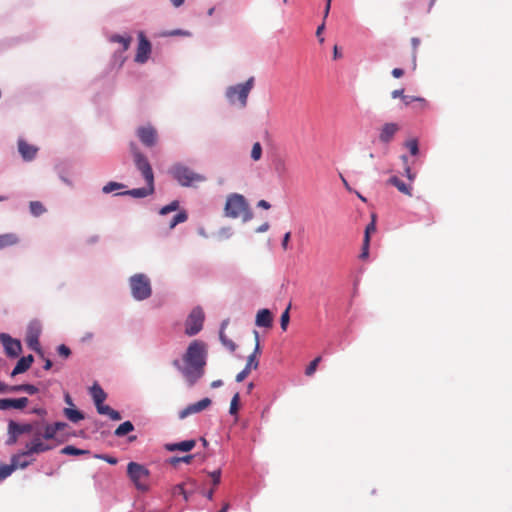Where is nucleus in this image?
I'll list each match as a JSON object with an SVG mask.
<instances>
[{
    "mask_svg": "<svg viewBox=\"0 0 512 512\" xmlns=\"http://www.w3.org/2000/svg\"><path fill=\"white\" fill-rule=\"evenodd\" d=\"M23 434H33V439L30 443L26 444L25 448H50L49 446H44L42 441L55 440L57 443H62L69 436H75L69 424L62 421H56L52 424H44L38 421L21 424L10 420L8 423L6 445H14L17 438Z\"/></svg>",
    "mask_w": 512,
    "mask_h": 512,
    "instance_id": "f257e3e1",
    "label": "nucleus"
},
{
    "mask_svg": "<svg viewBox=\"0 0 512 512\" xmlns=\"http://www.w3.org/2000/svg\"><path fill=\"white\" fill-rule=\"evenodd\" d=\"M208 358V346L202 340H193L182 356V361L175 359L172 365L182 374L187 386L192 388L204 376Z\"/></svg>",
    "mask_w": 512,
    "mask_h": 512,
    "instance_id": "f03ea898",
    "label": "nucleus"
},
{
    "mask_svg": "<svg viewBox=\"0 0 512 512\" xmlns=\"http://www.w3.org/2000/svg\"><path fill=\"white\" fill-rule=\"evenodd\" d=\"M224 213L226 217L233 219L242 216V221L244 223L250 221L253 218V213L246 198L238 193H232L228 195Z\"/></svg>",
    "mask_w": 512,
    "mask_h": 512,
    "instance_id": "7ed1b4c3",
    "label": "nucleus"
},
{
    "mask_svg": "<svg viewBox=\"0 0 512 512\" xmlns=\"http://www.w3.org/2000/svg\"><path fill=\"white\" fill-rule=\"evenodd\" d=\"M168 173L182 187H191L195 182L206 181L204 175L194 172L182 162L174 163Z\"/></svg>",
    "mask_w": 512,
    "mask_h": 512,
    "instance_id": "20e7f679",
    "label": "nucleus"
},
{
    "mask_svg": "<svg viewBox=\"0 0 512 512\" xmlns=\"http://www.w3.org/2000/svg\"><path fill=\"white\" fill-rule=\"evenodd\" d=\"M254 83L255 78L251 76L244 83L227 87L225 97L229 104L235 105L238 102L241 108H245L247 106L249 93L254 87Z\"/></svg>",
    "mask_w": 512,
    "mask_h": 512,
    "instance_id": "39448f33",
    "label": "nucleus"
},
{
    "mask_svg": "<svg viewBox=\"0 0 512 512\" xmlns=\"http://www.w3.org/2000/svg\"><path fill=\"white\" fill-rule=\"evenodd\" d=\"M131 295L136 301H144L152 295V286L149 277L144 273H137L129 278Z\"/></svg>",
    "mask_w": 512,
    "mask_h": 512,
    "instance_id": "423d86ee",
    "label": "nucleus"
},
{
    "mask_svg": "<svg viewBox=\"0 0 512 512\" xmlns=\"http://www.w3.org/2000/svg\"><path fill=\"white\" fill-rule=\"evenodd\" d=\"M205 314L200 306L194 307L185 320V334L187 336L197 335L203 328Z\"/></svg>",
    "mask_w": 512,
    "mask_h": 512,
    "instance_id": "0eeeda50",
    "label": "nucleus"
},
{
    "mask_svg": "<svg viewBox=\"0 0 512 512\" xmlns=\"http://www.w3.org/2000/svg\"><path fill=\"white\" fill-rule=\"evenodd\" d=\"M131 151L135 166L142 174L146 184L154 183V173L147 157L141 153L134 144H131Z\"/></svg>",
    "mask_w": 512,
    "mask_h": 512,
    "instance_id": "6e6552de",
    "label": "nucleus"
},
{
    "mask_svg": "<svg viewBox=\"0 0 512 512\" xmlns=\"http://www.w3.org/2000/svg\"><path fill=\"white\" fill-rule=\"evenodd\" d=\"M127 471L137 489L144 491L148 488L149 472L144 466L130 462Z\"/></svg>",
    "mask_w": 512,
    "mask_h": 512,
    "instance_id": "1a4fd4ad",
    "label": "nucleus"
},
{
    "mask_svg": "<svg viewBox=\"0 0 512 512\" xmlns=\"http://www.w3.org/2000/svg\"><path fill=\"white\" fill-rule=\"evenodd\" d=\"M40 451L41 450H22L20 453L12 456L11 463L9 465L13 468V471L17 469H24L36 460V455Z\"/></svg>",
    "mask_w": 512,
    "mask_h": 512,
    "instance_id": "9d476101",
    "label": "nucleus"
},
{
    "mask_svg": "<svg viewBox=\"0 0 512 512\" xmlns=\"http://www.w3.org/2000/svg\"><path fill=\"white\" fill-rule=\"evenodd\" d=\"M152 52V44L145 36L143 31L138 33V47L135 55V62L139 64H145Z\"/></svg>",
    "mask_w": 512,
    "mask_h": 512,
    "instance_id": "9b49d317",
    "label": "nucleus"
},
{
    "mask_svg": "<svg viewBox=\"0 0 512 512\" xmlns=\"http://www.w3.org/2000/svg\"><path fill=\"white\" fill-rule=\"evenodd\" d=\"M0 342L4 347L6 355L10 358H16L22 352L21 342L12 338L7 333H0Z\"/></svg>",
    "mask_w": 512,
    "mask_h": 512,
    "instance_id": "f8f14e48",
    "label": "nucleus"
},
{
    "mask_svg": "<svg viewBox=\"0 0 512 512\" xmlns=\"http://www.w3.org/2000/svg\"><path fill=\"white\" fill-rule=\"evenodd\" d=\"M212 401L210 398L206 397L201 399L196 403L189 404L183 410L179 412V418L184 419L192 414L199 413L211 405Z\"/></svg>",
    "mask_w": 512,
    "mask_h": 512,
    "instance_id": "ddd939ff",
    "label": "nucleus"
},
{
    "mask_svg": "<svg viewBox=\"0 0 512 512\" xmlns=\"http://www.w3.org/2000/svg\"><path fill=\"white\" fill-rule=\"evenodd\" d=\"M137 136L143 145L153 147L157 141V132L151 126L140 127L137 130Z\"/></svg>",
    "mask_w": 512,
    "mask_h": 512,
    "instance_id": "4468645a",
    "label": "nucleus"
},
{
    "mask_svg": "<svg viewBox=\"0 0 512 512\" xmlns=\"http://www.w3.org/2000/svg\"><path fill=\"white\" fill-rule=\"evenodd\" d=\"M155 191L154 183L146 184L145 187L133 188L124 192L117 193L116 196H131L133 198H145L152 195Z\"/></svg>",
    "mask_w": 512,
    "mask_h": 512,
    "instance_id": "2eb2a0df",
    "label": "nucleus"
},
{
    "mask_svg": "<svg viewBox=\"0 0 512 512\" xmlns=\"http://www.w3.org/2000/svg\"><path fill=\"white\" fill-rule=\"evenodd\" d=\"M399 125L397 123H385L379 134V140L381 143L388 144L392 141L395 134L399 131Z\"/></svg>",
    "mask_w": 512,
    "mask_h": 512,
    "instance_id": "dca6fc26",
    "label": "nucleus"
},
{
    "mask_svg": "<svg viewBox=\"0 0 512 512\" xmlns=\"http://www.w3.org/2000/svg\"><path fill=\"white\" fill-rule=\"evenodd\" d=\"M18 151L24 161H32L37 154L38 148L34 145L27 143L23 139L18 140Z\"/></svg>",
    "mask_w": 512,
    "mask_h": 512,
    "instance_id": "f3484780",
    "label": "nucleus"
},
{
    "mask_svg": "<svg viewBox=\"0 0 512 512\" xmlns=\"http://www.w3.org/2000/svg\"><path fill=\"white\" fill-rule=\"evenodd\" d=\"M255 324L258 327L270 328L273 324L272 312L267 308L260 309L256 314Z\"/></svg>",
    "mask_w": 512,
    "mask_h": 512,
    "instance_id": "a211bd4d",
    "label": "nucleus"
},
{
    "mask_svg": "<svg viewBox=\"0 0 512 512\" xmlns=\"http://www.w3.org/2000/svg\"><path fill=\"white\" fill-rule=\"evenodd\" d=\"M34 362V356L32 354L21 357L11 372V376L14 377L18 374L26 372Z\"/></svg>",
    "mask_w": 512,
    "mask_h": 512,
    "instance_id": "6ab92c4d",
    "label": "nucleus"
},
{
    "mask_svg": "<svg viewBox=\"0 0 512 512\" xmlns=\"http://www.w3.org/2000/svg\"><path fill=\"white\" fill-rule=\"evenodd\" d=\"M254 337H255V348L252 354L248 356L246 367L249 369H256L259 365V362L256 360V355L260 352V341H259V333L258 331H253Z\"/></svg>",
    "mask_w": 512,
    "mask_h": 512,
    "instance_id": "aec40b11",
    "label": "nucleus"
},
{
    "mask_svg": "<svg viewBox=\"0 0 512 512\" xmlns=\"http://www.w3.org/2000/svg\"><path fill=\"white\" fill-rule=\"evenodd\" d=\"M63 415L72 423H78L85 419V414L83 411L72 408V407H66L63 409Z\"/></svg>",
    "mask_w": 512,
    "mask_h": 512,
    "instance_id": "412c9836",
    "label": "nucleus"
},
{
    "mask_svg": "<svg viewBox=\"0 0 512 512\" xmlns=\"http://www.w3.org/2000/svg\"><path fill=\"white\" fill-rule=\"evenodd\" d=\"M20 241L19 237L15 233H4L0 235V250L14 246Z\"/></svg>",
    "mask_w": 512,
    "mask_h": 512,
    "instance_id": "4be33fe9",
    "label": "nucleus"
},
{
    "mask_svg": "<svg viewBox=\"0 0 512 512\" xmlns=\"http://www.w3.org/2000/svg\"><path fill=\"white\" fill-rule=\"evenodd\" d=\"M90 394L92 396L95 406L103 403L107 397L104 390L97 383H94L93 386L90 388Z\"/></svg>",
    "mask_w": 512,
    "mask_h": 512,
    "instance_id": "5701e85b",
    "label": "nucleus"
},
{
    "mask_svg": "<svg viewBox=\"0 0 512 512\" xmlns=\"http://www.w3.org/2000/svg\"><path fill=\"white\" fill-rule=\"evenodd\" d=\"M10 391H11V393L24 392L29 395H35L38 393L39 389L33 384L24 383V384L12 385Z\"/></svg>",
    "mask_w": 512,
    "mask_h": 512,
    "instance_id": "b1692460",
    "label": "nucleus"
},
{
    "mask_svg": "<svg viewBox=\"0 0 512 512\" xmlns=\"http://www.w3.org/2000/svg\"><path fill=\"white\" fill-rule=\"evenodd\" d=\"M109 40L113 43H120L122 45L120 53H122L129 49L132 37L130 35L113 34Z\"/></svg>",
    "mask_w": 512,
    "mask_h": 512,
    "instance_id": "393cba45",
    "label": "nucleus"
},
{
    "mask_svg": "<svg viewBox=\"0 0 512 512\" xmlns=\"http://www.w3.org/2000/svg\"><path fill=\"white\" fill-rule=\"evenodd\" d=\"M388 183L395 186L400 192L411 196L412 188L405 184L402 180H400L397 176H392L389 178Z\"/></svg>",
    "mask_w": 512,
    "mask_h": 512,
    "instance_id": "a878e982",
    "label": "nucleus"
},
{
    "mask_svg": "<svg viewBox=\"0 0 512 512\" xmlns=\"http://www.w3.org/2000/svg\"><path fill=\"white\" fill-rule=\"evenodd\" d=\"M40 332H41V329L39 327H36V333L33 335H28L27 343H28V346L32 350H34L35 352H37L40 355H43L42 350L40 348V344H39Z\"/></svg>",
    "mask_w": 512,
    "mask_h": 512,
    "instance_id": "bb28decb",
    "label": "nucleus"
},
{
    "mask_svg": "<svg viewBox=\"0 0 512 512\" xmlns=\"http://www.w3.org/2000/svg\"><path fill=\"white\" fill-rule=\"evenodd\" d=\"M197 444L196 439H187L174 443H166L163 448H194Z\"/></svg>",
    "mask_w": 512,
    "mask_h": 512,
    "instance_id": "cd10ccee",
    "label": "nucleus"
},
{
    "mask_svg": "<svg viewBox=\"0 0 512 512\" xmlns=\"http://www.w3.org/2000/svg\"><path fill=\"white\" fill-rule=\"evenodd\" d=\"M134 430V425L131 421H125L121 423L115 430L114 434L118 437H123L128 435L130 432Z\"/></svg>",
    "mask_w": 512,
    "mask_h": 512,
    "instance_id": "c85d7f7f",
    "label": "nucleus"
},
{
    "mask_svg": "<svg viewBox=\"0 0 512 512\" xmlns=\"http://www.w3.org/2000/svg\"><path fill=\"white\" fill-rule=\"evenodd\" d=\"M28 403L29 399L27 397L10 398V409L22 410Z\"/></svg>",
    "mask_w": 512,
    "mask_h": 512,
    "instance_id": "c756f323",
    "label": "nucleus"
},
{
    "mask_svg": "<svg viewBox=\"0 0 512 512\" xmlns=\"http://www.w3.org/2000/svg\"><path fill=\"white\" fill-rule=\"evenodd\" d=\"M188 219V214L185 210L179 211L171 220L169 223V228L173 229L178 224L185 222Z\"/></svg>",
    "mask_w": 512,
    "mask_h": 512,
    "instance_id": "7c9ffc66",
    "label": "nucleus"
},
{
    "mask_svg": "<svg viewBox=\"0 0 512 512\" xmlns=\"http://www.w3.org/2000/svg\"><path fill=\"white\" fill-rule=\"evenodd\" d=\"M30 212L33 216H40L45 212V207L39 201H31L29 204Z\"/></svg>",
    "mask_w": 512,
    "mask_h": 512,
    "instance_id": "2f4dec72",
    "label": "nucleus"
},
{
    "mask_svg": "<svg viewBox=\"0 0 512 512\" xmlns=\"http://www.w3.org/2000/svg\"><path fill=\"white\" fill-rule=\"evenodd\" d=\"M179 205H180L179 201L178 200H174L171 203H169L168 205L163 206L159 210V214L160 215H167V214H169L171 212L177 211L179 209Z\"/></svg>",
    "mask_w": 512,
    "mask_h": 512,
    "instance_id": "473e14b6",
    "label": "nucleus"
},
{
    "mask_svg": "<svg viewBox=\"0 0 512 512\" xmlns=\"http://www.w3.org/2000/svg\"><path fill=\"white\" fill-rule=\"evenodd\" d=\"M125 185L119 182L110 181L106 185L103 186L102 192L105 194L111 193L115 190H120L124 188Z\"/></svg>",
    "mask_w": 512,
    "mask_h": 512,
    "instance_id": "72a5a7b5",
    "label": "nucleus"
},
{
    "mask_svg": "<svg viewBox=\"0 0 512 512\" xmlns=\"http://www.w3.org/2000/svg\"><path fill=\"white\" fill-rule=\"evenodd\" d=\"M290 307H291V305L289 304L288 307L283 311V313L281 314V317H280V326L283 331L287 330V327L290 322V314H289Z\"/></svg>",
    "mask_w": 512,
    "mask_h": 512,
    "instance_id": "f704fd0d",
    "label": "nucleus"
},
{
    "mask_svg": "<svg viewBox=\"0 0 512 512\" xmlns=\"http://www.w3.org/2000/svg\"><path fill=\"white\" fill-rule=\"evenodd\" d=\"M402 101L406 106L410 105L414 101L420 102L422 104V107L427 106V101L422 97L403 95Z\"/></svg>",
    "mask_w": 512,
    "mask_h": 512,
    "instance_id": "c9c22d12",
    "label": "nucleus"
},
{
    "mask_svg": "<svg viewBox=\"0 0 512 512\" xmlns=\"http://www.w3.org/2000/svg\"><path fill=\"white\" fill-rule=\"evenodd\" d=\"M239 405H240V396H239V393H236L231 399L230 408H229L230 415H232V416L237 415L238 410H239Z\"/></svg>",
    "mask_w": 512,
    "mask_h": 512,
    "instance_id": "e433bc0d",
    "label": "nucleus"
},
{
    "mask_svg": "<svg viewBox=\"0 0 512 512\" xmlns=\"http://www.w3.org/2000/svg\"><path fill=\"white\" fill-rule=\"evenodd\" d=\"M193 459L192 455H185L183 457H172L168 460V462L174 466L177 467L180 463H186L189 464L191 460Z\"/></svg>",
    "mask_w": 512,
    "mask_h": 512,
    "instance_id": "4c0bfd02",
    "label": "nucleus"
},
{
    "mask_svg": "<svg viewBox=\"0 0 512 512\" xmlns=\"http://www.w3.org/2000/svg\"><path fill=\"white\" fill-rule=\"evenodd\" d=\"M219 339L221 343L230 351H235L236 344L232 340L228 339L223 331L219 332Z\"/></svg>",
    "mask_w": 512,
    "mask_h": 512,
    "instance_id": "58836bf2",
    "label": "nucleus"
},
{
    "mask_svg": "<svg viewBox=\"0 0 512 512\" xmlns=\"http://www.w3.org/2000/svg\"><path fill=\"white\" fill-rule=\"evenodd\" d=\"M405 146L409 149L410 154L416 156L419 154V145L417 139H410L405 143Z\"/></svg>",
    "mask_w": 512,
    "mask_h": 512,
    "instance_id": "ea45409f",
    "label": "nucleus"
},
{
    "mask_svg": "<svg viewBox=\"0 0 512 512\" xmlns=\"http://www.w3.org/2000/svg\"><path fill=\"white\" fill-rule=\"evenodd\" d=\"M262 156V146L259 142H256L253 144L252 150H251V158L254 161L260 160Z\"/></svg>",
    "mask_w": 512,
    "mask_h": 512,
    "instance_id": "a19ab883",
    "label": "nucleus"
},
{
    "mask_svg": "<svg viewBox=\"0 0 512 512\" xmlns=\"http://www.w3.org/2000/svg\"><path fill=\"white\" fill-rule=\"evenodd\" d=\"M321 361V357H316L314 360H312L309 365L306 367L305 369V374L307 376H311L315 373L316 369H317V366L318 364L320 363Z\"/></svg>",
    "mask_w": 512,
    "mask_h": 512,
    "instance_id": "79ce46f5",
    "label": "nucleus"
},
{
    "mask_svg": "<svg viewBox=\"0 0 512 512\" xmlns=\"http://www.w3.org/2000/svg\"><path fill=\"white\" fill-rule=\"evenodd\" d=\"M375 231H376V215L373 214L371 222L365 228L364 237H367L368 241H370V235H371V233H373Z\"/></svg>",
    "mask_w": 512,
    "mask_h": 512,
    "instance_id": "37998d69",
    "label": "nucleus"
},
{
    "mask_svg": "<svg viewBox=\"0 0 512 512\" xmlns=\"http://www.w3.org/2000/svg\"><path fill=\"white\" fill-rule=\"evenodd\" d=\"M13 468L9 464H3L0 466V482L5 480L13 473Z\"/></svg>",
    "mask_w": 512,
    "mask_h": 512,
    "instance_id": "c03bdc74",
    "label": "nucleus"
},
{
    "mask_svg": "<svg viewBox=\"0 0 512 512\" xmlns=\"http://www.w3.org/2000/svg\"><path fill=\"white\" fill-rule=\"evenodd\" d=\"M369 247H370V241H368L367 237H364L363 244H362V251L359 255L360 259H366L369 256Z\"/></svg>",
    "mask_w": 512,
    "mask_h": 512,
    "instance_id": "a18cd8bd",
    "label": "nucleus"
},
{
    "mask_svg": "<svg viewBox=\"0 0 512 512\" xmlns=\"http://www.w3.org/2000/svg\"><path fill=\"white\" fill-rule=\"evenodd\" d=\"M172 494H173V496L182 495L185 500H188V495L184 489L183 484H178V485L174 486L173 490H172Z\"/></svg>",
    "mask_w": 512,
    "mask_h": 512,
    "instance_id": "49530a36",
    "label": "nucleus"
},
{
    "mask_svg": "<svg viewBox=\"0 0 512 512\" xmlns=\"http://www.w3.org/2000/svg\"><path fill=\"white\" fill-rule=\"evenodd\" d=\"M57 352L61 357L68 358L71 355V350L65 344H61L57 347Z\"/></svg>",
    "mask_w": 512,
    "mask_h": 512,
    "instance_id": "de8ad7c7",
    "label": "nucleus"
},
{
    "mask_svg": "<svg viewBox=\"0 0 512 512\" xmlns=\"http://www.w3.org/2000/svg\"><path fill=\"white\" fill-rule=\"evenodd\" d=\"M111 407L108 406V405H105L104 402L101 403V404H98L96 405V410L99 414L101 415H109L110 411H111Z\"/></svg>",
    "mask_w": 512,
    "mask_h": 512,
    "instance_id": "09e8293b",
    "label": "nucleus"
},
{
    "mask_svg": "<svg viewBox=\"0 0 512 512\" xmlns=\"http://www.w3.org/2000/svg\"><path fill=\"white\" fill-rule=\"evenodd\" d=\"M209 476L212 478V481H213V485L214 486H217L219 483H220V479H221V470L218 469V470H215L213 472H210L209 473Z\"/></svg>",
    "mask_w": 512,
    "mask_h": 512,
    "instance_id": "8fccbe9b",
    "label": "nucleus"
},
{
    "mask_svg": "<svg viewBox=\"0 0 512 512\" xmlns=\"http://www.w3.org/2000/svg\"><path fill=\"white\" fill-rule=\"evenodd\" d=\"M250 371L251 369L245 366L244 369L236 375V382H242L248 376Z\"/></svg>",
    "mask_w": 512,
    "mask_h": 512,
    "instance_id": "3c124183",
    "label": "nucleus"
},
{
    "mask_svg": "<svg viewBox=\"0 0 512 512\" xmlns=\"http://www.w3.org/2000/svg\"><path fill=\"white\" fill-rule=\"evenodd\" d=\"M291 238V232H286L283 236L281 246L284 250H287L289 248V241Z\"/></svg>",
    "mask_w": 512,
    "mask_h": 512,
    "instance_id": "603ef678",
    "label": "nucleus"
},
{
    "mask_svg": "<svg viewBox=\"0 0 512 512\" xmlns=\"http://www.w3.org/2000/svg\"><path fill=\"white\" fill-rule=\"evenodd\" d=\"M324 29H325V21L323 20V22L317 27V30H316V36L319 38L320 43L324 42V38L321 37V34L324 31Z\"/></svg>",
    "mask_w": 512,
    "mask_h": 512,
    "instance_id": "864d4df0",
    "label": "nucleus"
},
{
    "mask_svg": "<svg viewBox=\"0 0 512 512\" xmlns=\"http://www.w3.org/2000/svg\"><path fill=\"white\" fill-rule=\"evenodd\" d=\"M108 416L110 417L111 420L114 421H119L122 419V415L120 414V412L114 409H111Z\"/></svg>",
    "mask_w": 512,
    "mask_h": 512,
    "instance_id": "5fc2aeb1",
    "label": "nucleus"
},
{
    "mask_svg": "<svg viewBox=\"0 0 512 512\" xmlns=\"http://www.w3.org/2000/svg\"><path fill=\"white\" fill-rule=\"evenodd\" d=\"M10 409V398L0 399V410H9Z\"/></svg>",
    "mask_w": 512,
    "mask_h": 512,
    "instance_id": "6e6d98bb",
    "label": "nucleus"
},
{
    "mask_svg": "<svg viewBox=\"0 0 512 512\" xmlns=\"http://www.w3.org/2000/svg\"><path fill=\"white\" fill-rule=\"evenodd\" d=\"M404 170H405V176L410 180V181H413L416 177V174L414 172H412L411 168L409 165H406L404 167Z\"/></svg>",
    "mask_w": 512,
    "mask_h": 512,
    "instance_id": "4d7b16f0",
    "label": "nucleus"
},
{
    "mask_svg": "<svg viewBox=\"0 0 512 512\" xmlns=\"http://www.w3.org/2000/svg\"><path fill=\"white\" fill-rule=\"evenodd\" d=\"M36 327L40 328V324L37 321H32L28 326V335H33L36 333Z\"/></svg>",
    "mask_w": 512,
    "mask_h": 512,
    "instance_id": "13d9d810",
    "label": "nucleus"
},
{
    "mask_svg": "<svg viewBox=\"0 0 512 512\" xmlns=\"http://www.w3.org/2000/svg\"><path fill=\"white\" fill-rule=\"evenodd\" d=\"M11 386L12 385H8L3 382H0V394L11 393V391H10Z\"/></svg>",
    "mask_w": 512,
    "mask_h": 512,
    "instance_id": "bf43d9fd",
    "label": "nucleus"
},
{
    "mask_svg": "<svg viewBox=\"0 0 512 512\" xmlns=\"http://www.w3.org/2000/svg\"><path fill=\"white\" fill-rule=\"evenodd\" d=\"M59 178L67 186L73 187V182L68 177H66L63 173H61V172L59 173Z\"/></svg>",
    "mask_w": 512,
    "mask_h": 512,
    "instance_id": "052dcab7",
    "label": "nucleus"
},
{
    "mask_svg": "<svg viewBox=\"0 0 512 512\" xmlns=\"http://www.w3.org/2000/svg\"><path fill=\"white\" fill-rule=\"evenodd\" d=\"M391 74L394 78H400L404 75V70L401 68H394Z\"/></svg>",
    "mask_w": 512,
    "mask_h": 512,
    "instance_id": "680f3d73",
    "label": "nucleus"
},
{
    "mask_svg": "<svg viewBox=\"0 0 512 512\" xmlns=\"http://www.w3.org/2000/svg\"><path fill=\"white\" fill-rule=\"evenodd\" d=\"M270 225L268 222H265L263 223L262 225H260L257 229H256V232L257 233H264L266 231H268Z\"/></svg>",
    "mask_w": 512,
    "mask_h": 512,
    "instance_id": "e2e57ef3",
    "label": "nucleus"
},
{
    "mask_svg": "<svg viewBox=\"0 0 512 512\" xmlns=\"http://www.w3.org/2000/svg\"><path fill=\"white\" fill-rule=\"evenodd\" d=\"M403 93H404L403 89H397V90L392 91L391 97L393 99H396V98H399V97L402 99V96L404 95Z\"/></svg>",
    "mask_w": 512,
    "mask_h": 512,
    "instance_id": "0e129e2a",
    "label": "nucleus"
},
{
    "mask_svg": "<svg viewBox=\"0 0 512 512\" xmlns=\"http://www.w3.org/2000/svg\"><path fill=\"white\" fill-rule=\"evenodd\" d=\"M170 35H182V36H190V32L189 31H185V30H181V29H176L174 31H172L170 33Z\"/></svg>",
    "mask_w": 512,
    "mask_h": 512,
    "instance_id": "69168bd1",
    "label": "nucleus"
},
{
    "mask_svg": "<svg viewBox=\"0 0 512 512\" xmlns=\"http://www.w3.org/2000/svg\"><path fill=\"white\" fill-rule=\"evenodd\" d=\"M64 401L67 405H69V407H72L74 408V402H73V399L72 397L70 396L69 393H65L64 395Z\"/></svg>",
    "mask_w": 512,
    "mask_h": 512,
    "instance_id": "338daca9",
    "label": "nucleus"
},
{
    "mask_svg": "<svg viewBox=\"0 0 512 512\" xmlns=\"http://www.w3.org/2000/svg\"><path fill=\"white\" fill-rule=\"evenodd\" d=\"M257 206L266 210H268L271 207L270 203L267 202L266 200H260Z\"/></svg>",
    "mask_w": 512,
    "mask_h": 512,
    "instance_id": "774afa93",
    "label": "nucleus"
}]
</instances>
